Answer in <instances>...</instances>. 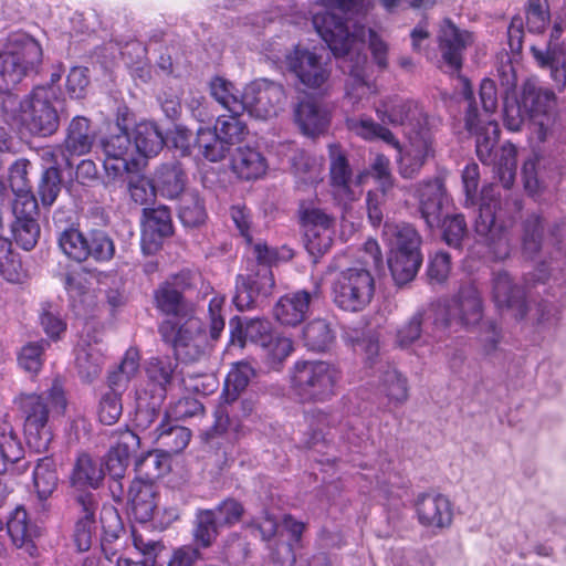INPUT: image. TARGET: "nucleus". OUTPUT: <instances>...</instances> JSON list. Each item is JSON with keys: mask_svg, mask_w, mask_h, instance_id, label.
<instances>
[{"mask_svg": "<svg viewBox=\"0 0 566 566\" xmlns=\"http://www.w3.org/2000/svg\"><path fill=\"white\" fill-rule=\"evenodd\" d=\"M128 177V191L132 199L138 205H146L155 198L157 191L154 180L150 181L139 175V170L126 174Z\"/></svg>", "mask_w": 566, "mask_h": 566, "instance_id": "obj_63", "label": "nucleus"}, {"mask_svg": "<svg viewBox=\"0 0 566 566\" xmlns=\"http://www.w3.org/2000/svg\"><path fill=\"white\" fill-rule=\"evenodd\" d=\"M87 235L74 228L64 230L59 237V247L62 252L76 262L87 260Z\"/></svg>", "mask_w": 566, "mask_h": 566, "instance_id": "obj_54", "label": "nucleus"}, {"mask_svg": "<svg viewBox=\"0 0 566 566\" xmlns=\"http://www.w3.org/2000/svg\"><path fill=\"white\" fill-rule=\"evenodd\" d=\"M139 437L130 431L120 432L118 442L109 449L102 461L105 475L111 479L109 491L115 501L120 502L124 497V485L122 480L125 478L132 452L139 448Z\"/></svg>", "mask_w": 566, "mask_h": 566, "instance_id": "obj_20", "label": "nucleus"}, {"mask_svg": "<svg viewBox=\"0 0 566 566\" xmlns=\"http://www.w3.org/2000/svg\"><path fill=\"white\" fill-rule=\"evenodd\" d=\"M374 108L382 123L402 126L407 142L397 148L399 171L402 177L412 178L433 154L427 114L417 103L398 95L381 98Z\"/></svg>", "mask_w": 566, "mask_h": 566, "instance_id": "obj_2", "label": "nucleus"}, {"mask_svg": "<svg viewBox=\"0 0 566 566\" xmlns=\"http://www.w3.org/2000/svg\"><path fill=\"white\" fill-rule=\"evenodd\" d=\"M165 145V138L153 122H140L134 129V148L136 156L153 157L158 155Z\"/></svg>", "mask_w": 566, "mask_h": 566, "instance_id": "obj_42", "label": "nucleus"}, {"mask_svg": "<svg viewBox=\"0 0 566 566\" xmlns=\"http://www.w3.org/2000/svg\"><path fill=\"white\" fill-rule=\"evenodd\" d=\"M305 247L312 255H322L329 250L334 238V219L318 208L306 209L303 213Z\"/></svg>", "mask_w": 566, "mask_h": 566, "instance_id": "obj_21", "label": "nucleus"}, {"mask_svg": "<svg viewBox=\"0 0 566 566\" xmlns=\"http://www.w3.org/2000/svg\"><path fill=\"white\" fill-rule=\"evenodd\" d=\"M472 42V34L459 30L450 21H444L439 33V48L444 63L452 72L462 65L463 50Z\"/></svg>", "mask_w": 566, "mask_h": 566, "instance_id": "obj_27", "label": "nucleus"}, {"mask_svg": "<svg viewBox=\"0 0 566 566\" xmlns=\"http://www.w3.org/2000/svg\"><path fill=\"white\" fill-rule=\"evenodd\" d=\"M522 107L532 117V134L539 143H544L552 135L555 124V93L543 87L535 80H527L523 85Z\"/></svg>", "mask_w": 566, "mask_h": 566, "instance_id": "obj_13", "label": "nucleus"}, {"mask_svg": "<svg viewBox=\"0 0 566 566\" xmlns=\"http://www.w3.org/2000/svg\"><path fill=\"white\" fill-rule=\"evenodd\" d=\"M7 528L13 544L28 551L34 548L32 543L41 533L40 526L30 520L23 506L14 509L7 522Z\"/></svg>", "mask_w": 566, "mask_h": 566, "instance_id": "obj_33", "label": "nucleus"}, {"mask_svg": "<svg viewBox=\"0 0 566 566\" xmlns=\"http://www.w3.org/2000/svg\"><path fill=\"white\" fill-rule=\"evenodd\" d=\"M105 346L99 337L91 336L87 331L81 337L75 349V363L82 379L92 381L102 371L104 365Z\"/></svg>", "mask_w": 566, "mask_h": 566, "instance_id": "obj_25", "label": "nucleus"}, {"mask_svg": "<svg viewBox=\"0 0 566 566\" xmlns=\"http://www.w3.org/2000/svg\"><path fill=\"white\" fill-rule=\"evenodd\" d=\"M526 28L542 33L551 21L548 0H528L525 6Z\"/></svg>", "mask_w": 566, "mask_h": 566, "instance_id": "obj_60", "label": "nucleus"}, {"mask_svg": "<svg viewBox=\"0 0 566 566\" xmlns=\"http://www.w3.org/2000/svg\"><path fill=\"white\" fill-rule=\"evenodd\" d=\"M78 503L82 507V516L75 524L74 542L80 552H86L92 544V535L95 528V511L97 503L93 495L85 494L80 496Z\"/></svg>", "mask_w": 566, "mask_h": 566, "instance_id": "obj_40", "label": "nucleus"}, {"mask_svg": "<svg viewBox=\"0 0 566 566\" xmlns=\"http://www.w3.org/2000/svg\"><path fill=\"white\" fill-rule=\"evenodd\" d=\"M231 167L241 179L250 180L262 177L268 168L265 158L250 147L237 148L232 156Z\"/></svg>", "mask_w": 566, "mask_h": 566, "instance_id": "obj_38", "label": "nucleus"}, {"mask_svg": "<svg viewBox=\"0 0 566 566\" xmlns=\"http://www.w3.org/2000/svg\"><path fill=\"white\" fill-rule=\"evenodd\" d=\"M156 488L145 479H135L128 489V501L132 513L137 521L146 523L154 517L157 507Z\"/></svg>", "mask_w": 566, "mask_h": 566, "instance_id": "obj_31", "label": "nucleus"}, {"mask_svg": "<svg viewBox=\"0 0 566 566\" xmlns=\"http://www.w3.org/2000/svg\"><path fill=\"white\" fill-rule=\"evenodd\" d=\"M140 355L138 349L132 347L125 353V356L119 365L118 371L112 374L108 378L111 387L125 388L127 382L139 370Z\"/></svg>", "mask_w": 566, "mask_h": 566, "instance_id": "obj_61", "label": "nucleus"}, {"mask_svg": "<svg viewBox=\"0 0 566 566\" xmlns=\"http://www.w3.org/2000/svg\"><path fill=\"white\" fill-rule=\"evenodd\" d=\"M54 99L56 94L52 86H38L23 101L12 93L6 94L1 97V108L7 122L19 123L33 134L46 136L59 127Z\"/></svg>", "mask_w": 566, "mask_h": 566, "instance_id": "obj_5", "label": "nucleus"}, {"mask_svg": "<svg viewBox=\"0 0 566 566\" xmlns=\"http://www.w3.org/2000/svg\"><path fill=\"white\" fill-rule=\"evenodd\" d=\"M328 153L331 188L335 200L344 206L356 201L364 191L363 185L369 172L360 171L354 176L344 153L336 144L329 145Z\"/></svg>", "mask_w": 566, "mask_h": 566, "instance_id": "obj_19", "label": "nucleus"}, {"mask_svg": "<svg viewBox=\"0 0 566 566\" xmlns=\"http://www.w3.org/2000/svg\"><path fill=\"white\" fill-rule=\"evenodd\" d=\"M231 327V336L230 343L231 345H238L242 348L247 342L263 345V342L272 335L271 334V323L268 319L254 318L245 322L244 324L238 323L234 325V321L230 322Z\"/></svg>", "mask_w": 566, "mask_h": 566, "instance_id": "obj_39", "label": "nucleus"}, {"mask_svg": "<svg viewBox=\"0 0 566 566\" xmlns=\"http://www.w3.org/2000/svg\"><path fill=\"white\" fill-rule=\"evenodd\" d=\"M0 275L13 283L21 279V262L13 252L11 242L3 237H0Z\"/></svg>", "mask_w": 566, "mask_h": 566, "instance_id": "obj_62", "label": "nucleus"}, {"mask_svg": "<svg viewBox=\"0 0 566 566\" xmlns=\"http://www.w3.org/2000/svg\"><path fill=\"white\" fill-rule=\"evenodd\" d=\"M190 431L180 426H171L168 421H163L154 433L155 440H161L164 447L170 452L178 453L182 451L190 441Z\"/></svg>", "mask_w": 566, "mask_h": 566, "instance_id": "obj_48", "label": "nucleus"}, {"mask_svg": "<svg viewBox=\"0 0 566 566\" xmlns=\"http://www.w3.org/2000/svg\"><path fill=\"white\" fill-rule=\"evenodd\" d=\"M286 103L284 87L280 83L260 78L244 88L243 113L258 119H270L279 115Z\"/></svg>", "mask_w": 566, "mask_h": 566, "instance_id": "obj_17", "label": "nucleus"}, {"mask_svg": "<svg viewBox=\"0 0 566 566\" xmlns=\"http://www.w3.org/2000/svg\"><path fill=\"white\" fill-rule=\"evenodd\" d=\"M346 124L350 132L366 140L381 139L396 149L399 148V142L394 134L370 117L347 118Z\"/></svg>", "mask_w": 566, "mask_h": 566, "instance_id": "obj_45", "label": "nucleus"}, {"mask_svg": "<svg viewBox=\"0 0 566 566\" xmlns=\"http://www.w3.org/2000/svg\"><path fill=\"white\" fill-rule=\"evenodd\" d=\"M176 363L169 357L150 358L146 365V374L153 385L151 396L156 403L165 398L167 386L172 379Z\"/></svg>", "mask_w": 566, "mask_h": 566, "instance_id": "obj_41", "label": "nucleus"}, {"mask_svg": "<svg viewBox=\"0 0 566 566\" xmlns=\"http://www.w3.org/2000/svg\"><path fill=\"white\" fill-rule=\"evenodd\" d=\"M40 323L44 333L54 340L66 331V323L55 303L45 302L41 305Z\"/></svg>", "mask_w": 566, "mask_h": 566, "instance_id": "obj_56", "label": "nucleus"}, {"mask_svg": "<svg viewBox=\"0 0 566 566\" xmlns=\"http://www.w3.org/2000/svg\"><path fill=\"white\" fill-rule=\"evenodd\" d=\"M252 254L259 262L256 272L239 274L237 277L233 303L239 311L251 308L259 296H269L275 285L270 265L280 261H287L293 256V252L289 248L270 249L261 242L252 247Z\"/></svg>", "mask_w": 566, "mask_h": 566, "instance_id": "obj_8", "label": "nucleus"}, {"mask_svg": "<svg viewBox=\"0 0 566 566\" xmlns=\"http://www.w3.org/2000/svg\"><path fill=\"white\" fill-rule=\"evenodd\" d=\"M213 132L229 145L242 142L248 134L245 124L235 114L219 116Z\"/></svg>", "mask_w": 566, "mask_h": 566, "instance_id": "obj_55", "label": "nucleus"}, {"mask_svg": "<svg viewBox=\"0 0 566 566\" xmlns=\"http://www.w3.org/2000/svg\"><path fill=\"white\" fill-rule=\"evenodd\" d=\"M295 176L304 184H316L322 180V159L312 157L305 151H298L292 158Z\"/></svg>", "mask_w": 566, "mask_h": 566, "instance_id": "obj_50", "label": "nucleus"}, {"mask_svg": "<svg viewBox=\"0 0 566 566\" xmlns=\"http://www.w3.org/2000/svg\"><path fill=\"white\" fill-rule=\"evenodd\" d=\"M13 405L22 419L27 443L36 452H44L53 440V422L66 410L62 384L54 379L42 392H20Z\"/></svg>", "mask_w": 566, "mask_h": 566, "instance_id": "obj_3", "label": "nucleus"}, {"mask_svg": "<svg viewBox=\"0 0 566 566\" xmlns=\"http://www.w3.org/2000/svg\"><path fill=\"white\" fill-rule=\"evenodd\" d=\"M324 7L323 11L315 12L313 25L318 35L328 45L335 56L340 59L339 67L349 74L346 86V99L353 109L366 107L370 99L377 95L375 83L366 75L367 56L361 53L365 39L368 36L369 48L376 63L380 67L387 65V44L371 30L350 21H343L332 10H339L345 14H360L365 12L369 0H318Z\"/></svg>", "mask_w": 566, "mask_h": 566, "instance_id": "obj_1", "label": "nucleus"}, {"mask_svg": "<svg viewBox=\"0 0 566 566\" xmlns=\"http://www.w3.org/2000/svg\"><path fill=\"white\" fill-rule=\"evenodd\" d=\"M381 390L390 403H403L408 398L407 380L395 368L387 366L381 376Z\"/></svg>", "mask_w": 566, "mask_h": 566, "instance_id": "obj_52", "label": "nucleus"}, {"mask_svg": "<svg viewBox=\"0 0 566 566\" xmlns=\"http://www.w3.org/2000/svg\"><path fill=\"white\" fill-rule=\"evenodd\" d=\"M303 337L308 349L322 352L331 346L335 336L328 322L317 318L305 326Z\"/></svg>", "mask_w": 566, "mask_h": 566, "instance_id": "obj_47", "label": "nucleus"}, {"mask_svg": "<svg viewBox=\"0 0 566 566\" xmlns=\"http://www.w3.org/2000/svg\"><path fill=\"white\" fill-rule=\"evenodd\" d=\"M29 161L25 159L17 160L10 167L9 184L12 191L15 193L13 201V209L18 210L19 207L24 206V209L33 211L36 209V200L30 192V182L28 179Z\"/></svg>", "mask_w": 566, "mask_h": 566, "instance_id": "obj_37", "label": "nucleus"}, {"mask_svg": "<svg viewBox=\"0 0 566 566\" xmlns=\"http://www.w3.org/2000/svg\"><path fill=\"white\" fill-rule=\"evenodd\" d=\"M87 259L96 262H107L115 254L113 240L103 231H92L87 234L86 242Z\"/></svg>", "mask_w": 566, "mask_h": 566, "instance_id": "obj_57", "label": "nucleus"}, {"mask_svg": "<svg viewBox=\"0 0 566 566\" xmlns=\"http://www.w3.org/2000/svg\"><path fill=\"white\" fill-rule=\"evenodd\" d=\"M339 368L326 360H298L291 373V388L303 402H326L337 392Z\"/></svg>", "mask_w": 566, "mask_h": 566, "instance_id": "obj_9", "label": "nucleus"}, {"mask_svg": "<svg viewBox=\"0 0 566 566\" xmlns=\"http://www.w3.org/2000/svg\"><path fill=\"white\" fill-rule=\"evenodd\" d=\"M463 85V96L469 103L465 116V126L468 130L476 135V154L483 164L494 163L497 175L505 188L513 185L516 174V149L513 145H506L501 148V155L497 160L493 158V150L499 138V126L494 120L479 119L478 109L471 105L472 91L469 82L461 78Z\"/></svg>", "mask_w": 566, "mask_h": 566, "instance_id": "obj_6", "label": "nucleus"}, {"mask_svg": "<svg viewBox=\"0 0 566 566\" xmlns=\"http://www.w3.org/2000/svg\"><path fill=\"white\" fill-rule=\"evenodd\" d=\"M104 169L108 181H122L125 174L139 170V158L129 135L125 130L101 140Z\"/></svg>", "mask_w": 566, "mask_h": 566, "instance_id": "obj_18", "label": "nucleus"}, {"mask_svg": "<svg viewBox=\"0 0 566 566\" xmlns=\"http://www.w3.org/2000/svg\"><path fill=\"white\" fill-rule=\"evenodd\" d=\"M317 296V290L313 294L302 290L282 296L274 307L275 318L282 325L296 326L305 318L312 298Z\"/></svg>", "mask_w": 566, "mask_h": 566, "instance_id": "obj_28", "label": "nucleus"}, {"mask_svg": "<svg viewBox=\"0 0 566 566\" xmlns=\"http://www.w3.org/2000/svg\"><path fill=\"white\" fill-rule=\"evenodd\" d=\"M254 374L253 367L247 361L233 365L224 382L223 398L226 403H230L238 398L239 394L247 388Z\"/></svg>", "mask_w": 566, "mask_h": 566, "instance_id": "obj_46", "label": "nucleus"}, {"mask_svg": "<svg viewBox=\"0 0 566 566\" xmlns=\"http://www.w3.org/2000/svg\"><path fill=\"white\" fill-rule=\"evenodd\" d=\"M145 222L143 229L142 243L147 252L157 249L161 239L172 232L171 216L166 207L156 209H144Z\"/></svg>", "mask_w": 566, "mask_h": 566, "instance_id": "obj_29", "label": "nucleus"}, {"mask_svg": "<svg viewBox=\"0 0 566 566\" xmlns=\"http://www.w3.org/2000/svg\"><path fill=\"white\" fill-rule=\"evenodd\" d=\"M209 88L211 96L231 114H243L244 91L241 93L233 83L221 76L213 77Z\"/></svg>", "mask_w": 566, "mask_h": 566, "instance_id": "obj_44", "label": "nucleus"}, {"mask_svg": "<svg viewBox=\"0 0 566 566\" xmlns=\"http://www.w3.org/2000/svg\"><path fill=\"white\" fill-rule=\"evenodd\" d=\"M197 144L205 158L212 163L224 159L230 147V145L213 130L202 128L198 130Z\"/></svg>", "mask_w": 566, "mask_h": 566, "instance_id": "obj_51", "label": "nucleus"}, {"mask_svg": "<svg viewBox=\"0 0 566 566\" xmlns=\"http://www.w3.org/2000/svg\"><path fill=\"white\" fill-rule=\"evenodd\" d=\"M492 296L496 307L507 311L516 319H523L528 312L524 290L515 284L506 271L494 273L492 281Z\"/></svg>", "mask_w": 566, "mask_h": 566, "instance_id": "obj_24", "label": "nucleus"}, {"mask_svg": "<svg viewBox=\"0 0 566 566\" xmlns=\"http://www.w3.org/2000/svg\"><path fill=\"white\" fill-rule=\"evenodd\" d=\"M415 197L426 223L430 228L439 227L450 206L442 180L434 178L419 184L415 189Z\"/></svg>", "mask_w": 566, "mask_h": 566, "instance_id": "obj_22", "label": "nucleus"}, {"mask_svg": "<svg viewBox=\"0 0 566 566\" xmlns=\"http://www.w3.org/2000/svg\"><path fill=\"white\" fill-rule=\"evenodd\" d=\"M493 189H484L480 205L479 217L475 221V232L490 248L496 260H504L510 254V241L506 230L500 223L502 209L499 200L489 199V192Z\"/></svg>", "mask_w": 566, "mask_h": 566, "instance_id": "obj_14", "label": "nucleus"}, {"mask_svg": "<svg viewBox=\"0 0 566 566\" xmlns=\"http://www.w3.org/2000/svg\"><path fill=\"white\" fill-rule=\"evenodd\" d=\"M295 122L303 134L315 137L329 126V113L313 99L302 101L294 111Z\"/></svg>", "mask_w": 566, "mask_h": 566, "instance_id": "obj_32", "label": "nucleus"}, {"mask_svg": "<svg viewBox=\"0 0 566 566\" xmlns=\"http://www.w3.org/2000/svg\"><path fill=\"white\" fill-rule=\"evenodd\" d=\"M104 478L105 471L102 461L83 453L77 458L74 464L71 474V483L78 489H98Z\"/></svg>", "mask_w": 566, "mask_h": 566, "instance_id": "obj_35", "label": "nucleus"}, {"mask_svg": "<svg viewBox=\"0 0 566 566\" xmlns=\"http://www.w3.org/2000/svg\"><path fill=\"white\" fill-rule=\"evenodd\" d=\"M57 474L53 459H40L33 470V485L36 495V510L45 513L50 510L49 499L57 488Z\"/></svg>", "mask_w": 566, "mask_h": 566, "instance_id": "obj_30", "label": "nucleus"}, {"mask_svg": "<svg viewBox=\"0 0 566 566\" xmlns=\"http://www.w3.org/2000/svg\"><path fill=\"white\" fill-rule=\"evenodd\" d=\"M261 348L266 364L275 368L293 352V343L289 337L271 335Z\"/></svg>", "mask_w": 566, "mask_h": 566, "instance_id": "obj_59", "label": "nucleus"}, {"mask_svg": "<svg viewBox=\"0 0 566 566\" xmlns=\"http://www.w3.org/2000/svg\"><path fill=\"white\" fill-rule=\"evenodd\" d=\"M207 217L205 206L195 191L182 195L179 206V218L186 227H197L205 222Z\"/></svg>", "mask_w": 566, "mask_h": 566, "instance_id": "obj_53", "label": "nucleus"}, {"mask_svg": "<svg viewBox=\"0 0 566 566\" xmlns=\"http://www.w3.org/2000/svg\"><path fill=\"white\" fill-rule=\"evenodd\" d=\"M154 182L157 191L168 199H176L184 195L187 175L179 163L171 161L163 164L154 175Z\"/></svg>", "mask_w": 566, "mask_h": 566, "instance_id": "obj_34", "label": "nucleus"}, {"mask_svg": "<svg viewBox=\"0 0 566 566\" xmlns=\"http://www.w3.org/2000/svg\"><path fill=\"white\" fill-rule=\"evenodd\" d=\"M273 60L310 88L325 85L332 73V64L324 48L297 44L284 54L273 55Z\"/></svg>", "mask_w": 566, "mask_h": 566, "instance_id": "obj_11", "label": "nucleus"}, {"mask_svg": "<svg viewBox=\"0 0 566 566\" xmlns=\"http://www.w3.org/2000/svg\"><path fill=\"white\" fill-rule=\"evenodd\" d=\"M136 470L146 475L145 480L153 482L170 470V458L166 452H149L136 463Z\"/></svg>", "mask_w": 566, "mask_h": 566, "instance_id": "obj_58", "label": "nucleus"}, {"mask_svg": "<svg viewBox=\"0 0 566 566\" xmlns=\"http://www.w3.org/2000/svg\"><path fill=\"white\" fill-rule=\"evenodd\" d=\"M200 276L191 271H181L168 277L155 291L156 307L164 314L171 316L168 321L181 322L190 314L184 293L197 286Z\"/></svg>", "mask_w": 566, "mask_h": 566, "instance_id": "obj_16", "label": "nucleus"}, {"mask_svg": "<svg viewBox=\"0 0 566 566\" xmlns=\"http://www.w3.org/2000/svg\"><path fill=\"white\" fill-rule=\"evenodd\" d=\"M41 61V45L27 33H12L4 43H0V92L3 96L34 71Z\"/></svg>", "mask_w": 566, "mask_h": 566, "instance_id": "obj_10", "label": "nucleus"}, {"mask_svg": "<svg viewBox=\"0 0 566 566\" xmlns=\"http://www.w3.org/2000/svg\"><path fill=\"white\" fill-rule=\"evenodd\" d=\"M61 191V175L59 168L50 166L43 172L39 185V197L43 206L50 207Z\"/></svg>", "mask_w": 566, "mask_h": 566, "instance_id": "obj_64", "label": "nucleus"}, {"mask_svg": "<svg viewBox=\"0 0 566 566\" xmlns=\"http://www.w3.org/2000/svg\"><path fill=\"white\" fill-rule=\"evenodd\" d=\"M216 513L212 510L200 511L197 514L196 525L192 532L196 547L208 548L212 545L218 536V527Z\"/></svg>", "mask_w": 566, "mask_h": 566, "instance_id": "obj_49", "label": "nucleus"}, {"mask_svg": "<svg viewBox=\"0 0 566 566\" xmlns=\"http://www.w3.org/2000/svg\"><path fill=\"white\" fill-rule=\"evenodd\" d=\"M12 210L15 220L11 230L17 243L24 250L33 249L40 235V227L34 219L36 209L29 212L24 209V206H21L18 210L13 208Z\"/></svg>", "mask_w": 566, "mask_h": 566, "instance_id": "obj_43", "label": "nucleus"}, {"mask_svg": "<svg viewBox=\"0 0 566 566\" xmlns=\"http://www.w3.org/2000/svg\"><path fill=\"white\" fill-rule=\"evenodd\" d=\"M24 454L22 443L8 419L0 418V507L7 503L11 486L6 474Z\"/></svg>", "mask_w": 566, "mask_h": 566, "instance_id": "obj_23", "label": "nucleus"}, {"mask_svg": "<svg viewBox=\"0 0 566 566\" xmlns=\"http://www.w3.org/2000/svg\"><path fill=\"white\" fill-rule=\"evenodd\" d=\"M95 138L96 134L91 128L90 120L86 117L76 116L69 125L64 142L65 149L73 156L86 155L90 153Z\"/></svg>", "mask_w": 566, "mask_h": 566, "instance_id": "obj_36", "label": "nucleus"}, {"mask_svg": "<svg viewBox=\"0 0 566 566\" xmlns=\"http://www.w3.org/2000/svg\"><path fill=\"white\" fill-rule=\"evenodd\" d=\"M360 258L364 266L340 271L332 285L334 303L346 312H360L370 304L375 295V279L370 269L378 270L382 266V254L374 239L365 242Z\"/></svg>", "mask_w": 566, "mask_h": 566, "instance_id": "obj_4", "label": "nucleus"}, {"mask_svg": "<svg viewBox=\"0 0 566 566\" xmlns=\"http://www.w3.org/2000/svg\"><path fill=\"white\" fill-rule=\"evenodd\" d=\"M417 515L420 524L433 530L449 527L453 511L448 497L441 494H426L417 502Z\"/></svg>", "mask_w": 566, "mask_h": 566, "instance_id": "obj_26", "label": "nucleus"}, {"mask_svg": "<svg viewBox=\"0 0 566 566\" xmlns=\"http://www.w3.org/2000/svg\"><path fill=\"white\" fill-rule=\"evenodd\" d=\"M165 342L174 347L176 358L186 363L199 360L206 353L208 336L203 323L196 316L181 322L165 321L159 326Z\"/></svg>", "mask_w": 566, "mask_h": 566, "instance_id": "obj_12", "label": "nucleus"}, {"mask_svg": "<svg viewBox=\"0 0 566 566\" xmlns=\"http://www.w3.org/2000/svg\"><path fill=\"white\" fill-rule=\"evenodd\" d=\"M483 318V302L473 283L462 285L459 292L443 305L441 324L444 327L471 329Z\"/></svg>", "mask_w": 566, "mask_h": 566, "instance_id": "obj_15", "label": "nucleus"}, {"mask_svg": "<svg viewBox=\"0 0 566 566\" xmlns=\"http://www.w3.org/2000/svg\"><path fill=\"white\" fill-rule=\"evenodd\" d=\"M382 240L389 249L388 266L396 284L411 282L422 264L421 240L416 229L407 223L386 222Z\"/></svg>", "mask_w": 566, "mask_h": 566, "instance_id": "obj_7", "label": "nucleus"}]
</instances>
